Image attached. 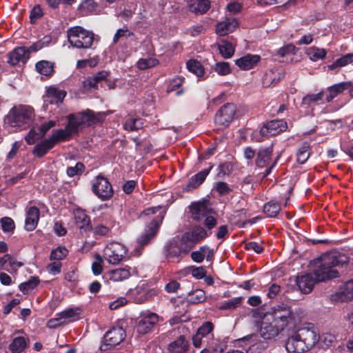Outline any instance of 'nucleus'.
<instances>
[{
    "instance_id": "680f3d73",
    "label": "nucleus",
    "mask_w": 353,
    "mask_h": 353,
    "mask_svg": "<svg viewBox=\"0 0 353 353\" xmlns=\"http://www.w3.org/2000/svg\"><path fill=\"white\" fill-rule=\"evenodd\" d=\"M205 300V294L201 290H196L192 294V301L198 303Z\"/></svg>"
},
{
    "instance_id": "0eeeda50",
    "label": "nucleus",
    "mask_w": 353,
    "mask_h": 353,
    "mask_svg": "<svg viewBox=\"0 0 353 353\" xmlns=\"http://www.w3.org/2000/svg\"><path fill=\"white\" fill-rule=\"evenodd\" d=\"M267 316H270L273 323H277L283 329L296 323V315L291 307L284 303L271 307L267 312Z\"/></svg>"
},
{
    "instance_id": "2eb2a0df",
    "label": "nucleus",
    "mask_w": 353,
    "mask_h": 353,
    "mask_svg": "<svg viewBox=\"0 0 353 353\" xmlns=\"http://www.w3.org/2000/svg\"><path fill=\"white\" fill-rule=\"evenodd\" d=\"M235 113V105L227 103L216 114L215 122L221 126L226 127L233 120Z\"/></svg>"
},
{
    "instance_id": "c85d7f7f",
    "label": "nucleus",
    "mask_w": 353,
    "mask_h": 353,
    "mask_svg": "<svg viewBox=\"0 0 353 353\" xmlns=\"http://www.w3.org/2000/svg\"><path fill=\"white\" fill-rule=\"evenodd\" d=\"M108 278L113 282H121L130 276V268L128 267L112 270L107 273Z\"/></svg>"
},
{
    "instance_id": "338daca9",
    "label": "nucleus",
    "mask_w": 353,
    "mask_h": 353,
    "mask_svg": "<svg viewBox=\"0 0 353 353\" xmlns=\"http://www.w3.org/2000/svg\"><path fill=\"white\" fill-rule=\"evenodd\" d=\"M245 248L247 250H254L256 253H261L263 250V247L257 242H249L245 244Z\"/></svg>"
},
{
    "instance_id": "f03ea898",
    "label": "nucleus",
    "mask_w": 353,
    "mask_h": 353,
    "mask_svg": "<svg viewBox=\"0 0 353 353\" xmlns=\"http://www.w3.org/2000/svg\"><path fill=\"white\" fill-rule=\"evenodd\" d=\"M106 115L107 113L105 112H98L95 113L88 109L77 114H70L68 116V123L63 130L70 139L73 136L77 134L83 127L90 126L101 122Z\"/></svg>"
},
{
    "instance_id": "f8f14e48",
    "label": "nucleus",
    "mask_w": 353,
    "mask_h": 353,
    "mask_svg": "<svg viewBox=\"0 0 353 353\" xmlns=\"http://www.w3.org/2000/svg\"><path fill=\"white\" fill-rule=\"evenodd\" d=\"M92 189L93 192L103 201L109 199L113 194L111 184L106 178L101 175L96 177Z\"/></svg>"
},
{
    "instance_id": "864d4df0",
    "label": "nucleus",
    "mask_w": 353,
    "mask_h": 353,
    "mask_svg": "<svg viewBox=\"0 0 353 353\" xmlns=\"http://www.w3.org/2000/svg\"><path fill=\"white\" fill-rule=\"evenodd\" d=\"M214 70L220 75L224 76L231 72L230 64L227 62L216 63Z\"/></svg>"
},
{
    "instance_id": "c756f323",
    "label": "nucleus",
    "mask_w": 353,
    "mask_h": 353,
    "mask_svg": "<svg viewBox=\"0 0 353 353\" xmlns=\"http://www.w3.org/2000/svg\"><path fill=\"white\" fill-rule=\"evenodd\" d=\"M188 6L192 12L204 14L210 8L209 0H187Z\"/></svg>"
},
{
    "instance_id": "79ce46f5",
    "label": "nucleus",
    "mask_w": 353,
    "mask_h": 353,
    "mask_svg": "<svg viewBox=\"0 0 353 353\" xmlns=\"http://www.w3.org/2000/svg\"><path fill=\"white\" fill-rule=\"evenodd\" d=\"M353 63V54H347L337 59L332 64L329 65L330 70H334L337 68L344 67L350 63Z\"/></svg>"
},
{
    "instance_id": "3c124183",
    "label": "nucleus",
    "mask_w": 353,
    "mask_h": 353,
    "mask_svg": "<svg viewBox=\"0 0 353 353\" xmlns=\"http://www.w3.org/2000/svg\"><path fill=\"white\" fill-rule=\"evenodd\" d=\"M323 92H320L317 94H308L303 98L302 103L304 105H312L317 103L323 98Z\"/></svg>"
},
{
    "instance_id": "de8ad7c7",
    "label": "nucleus",
    "mask_w": 353,
    "mask_h": 353,
    "mask_svg": "<svg viewBox=\"0 0 353 353\" xmlns=\"http://www.w3.org/2000/svg\"><path fill=\"white\" fill-rule=\"evenodd\" d=\"M94 258V261L92 263V271L95 276H98L103 271V259L99 254H95Z\"/></svg>"
},
{
    "instance_id": "bb28decb",
    "label": "nucleus",
    "mask_w": 353,
    "mask_h": 353,
    "mask_svg": "<svg viewBox=\"0 0 353 353\" xmlns=\"http://www.w3.org/2000/svg\"><path fill=\"white\" fill-rule=\"evenodd\" d=\"M74 214L76 224L81 230L84 232H88L92 230L90 219L85 211L81 209H77L74 211Z\"/></svg>"
},
{
    "instance_id": "7ed1b4c3",
    "label": "nucleus",
    "mask_w": 353,
    "mask_h": 353,
    "mask_svg": "<svg viewBox=\"0 0 353 353\" xmlns=\"http://www.w3.org/2000/svg\"><path fill=\"white\" fill-rule=\"evenodd\" d=\"M159 212V214L152 218L151 222L146 225L143 232L137 238V243L139 248H141L148 245L156 236L159 225L163 218L160 206L154 208H149L143 210L141 214V218L144 219L145 216H150Z\"/></svg>"
},
{
    "instance_id": "9d476101",
    "label": "nucleus",
    "mask_w": 353,
    "mask_h": 353,
    "mask_svg": "<svg viewBox=\"0 0 353 353\" xmlns=\"http://www.w3.org/2000/svg\"><path fill=\"white\" fill-rule=\"evenodd\" d=\"M287 128V123L284 120H272L264 124L259 132H254L252 138L260 142L263 140V137L277 135L284 132Z\"/></svg>"
},
{
    "instance_id": "603ef678",
    "label": "nucleus",
    "mask_w": 353,
    "mask_h": 353,
    "mask_svg": "<svg viewBox=\"0 0 353 353\" xmlns=\"http://www.w3.org/2000/svg\"><path fill=\"white\" fill-rule=\"evenodd\" d=\"M41 138L42 137L40 136V133L38 131L37 128H33L29 131L28 134L25 137V140L28 144L32 145Z\"/></svg>"
},
{
    "instance_id": "cd10ccee",
    "label": "nucleus",
    "mask_w": 353,
    "mask_h": 353,
    "mask_svg": "<svg viewBox=\"0 0 353 353\" xmlns=\"http://www.w3.org/2000/svg\"><path fill=\"white\" fill-rule=\"evenodd\" d=\"M336 299L340 301H349L353 299V280L345 283L336 293Z\"/></svg>"
},
{
    "instance_id": "aec40b11",
    "label": "nucleus",
    "mask_w": 353,
    "mask_h": 353,
    "mask_svg": "<svg viewBox=\"0 0 353 353\" xmlns=\"http://www.w3.org/2000/svg\"><path fill=\"white\" fill-rule=\"evenodd\" d=\"M283 75L281 68H273L267 70L262 79L263 86L265 88L274 86L283 77Z\"/></svg>"
},
{
    "instance_id": "1a4fd4ad",
    "label": "nucleus",
    "mask_w": 353,
    "mask_h": 353,
    "mask_svg": "<svg viewBox=\"0 0 353 353\" xmlns=\"http://www.w3.org/2000/svg\"><path fill=\"white\" fill-rule=\"evenodd\" d=\"M68 140L70 139L63 129L54 130L50 137L34 146L32 153L37 157H42L58 143Z\"/></svg>"
},
{
    "instance_id": "4c0bfd02",
    "label": "nucleus",
    "mask_w": 353,
    "mask_h": 353,
    "mask_svg": "<svg viewBox=\"0 0 353 353\" xmlns=\"http://www.w3.org/2000/svg\"><path fill=\"white\" fill-rule=\"evenodd\" d=\"M159 63L158 59L154 57L141 58L137 62L139 70H144L157 65Z\"/></svg>"
},
{
    "instance_id": "4be33fe9",
    "label": "nucleus",
    "mask_w": 353,
    "mask_h": 353,
    "mask_svg": "<svg viewBox=\"0 0 353 353\" xmlns=\"http://www.w3.org/2000/svg\"><path fill=\"white\" fill-rule=\"evenodd\" d=\"M66 92L64 90L54 85L50 86L46 90V94L44 97V103L50 104L60 103L63 101Z\"/></svg>"
},
{
    "instance_id": "13d9d810",
    "label": "nucleus",
    "mask_w": 353,
    "mask_h": 353,
    "mask_svg": "<svg viewBox=\"0 0 353 353\" xmlns=\"http://www.w3.org/2000/svg\"><path fill=\"white\" fill-rule=\"evenodd\" d=\"M2 230L4 232H11L14 228V223L10 217H3L1 219Z\"/></svg>"
},
{
    "instance_id": "20e7f679",
    "label": "nucleus",
    "mask_w": 353,
    "mask_h": 353,
    "mask_svg": "<svg viewBox=\"0 0 353 353\" xmlns=\"http://www.w3.org/2000/svg\"><path fill=\"white\" fill-rule=\"evenodd\" d=\"M34 117L32 108L27 105H20L12 108L6 119V125L14 130H22L28 128Z\"/></svg>"
},
{
    "instance_id": "5701e85b",
    "label": "nucleus",
    "mask_w": 353,
    "mask_h": 353,
    "mask_svg": "<svg viewBox=\"0 0 353 353\" xmlns=\"http://www.w3.org/2000/svg\"><path fill=\"white\" fill-rule=\"evenodd\" d=\"M260 60L259 55L248 54L237 59L235 64L242 70H249L254 68Z\"/></svg>"
},
{
    "instance_id": "f3484780",
    "label": "nucleus",
    "mask_w": 353,
    "mask_h": 353,
    "mask_svg": "<svg viewBox=\"0 0 353 353\" xmlns=\"http://www.w3.org/2000/svg\"><path fill=\"white\" fill-rule=\"evenodd\" d=\"M297 332L307 350L312 348L320 339L319 332L314 327H301L297 330Z\"/></svg>"
},
{
    "instance_id": "a19ab883",
    "label": "nucleus",
    "mask_w": 353,
    "mask_h": 353,
    "mask_svg": "<svg viewBox=\"0 0 353 353\" xmlns=\"http://www.w3.org/2000/svg\"><path fill=\"white\" fill-rule=\"evenodd\" d=\"M36 69L42 75L49 76L53 72V64L48 61H41L36 64Z\"/></svg>"
},
{
    "instance_id": "393cba45",
    "label": "nucleus",
    "mask_w": 353,
    "mask_h": 353,
    "mask_svg": "<svg viewBox=\"0 0 353 353\" xmlns=\"http://www.w3.org/2000/svg\"><path fill=\"white\" fill-rule=\"evenodd\" d=\"M39 210L34 206L29 208L26 212L25 228L28 231H32L37 225L39 219Z\"/></svg>"
},
{
    "instance_id": "5fc2aeb1",
    "label": "nucleus",
    "mask_w": 353,
    "mask_h": 353,
    "mask_svg": "<svg viewBox=\"0 0 353 353\" xmlns=\"http://www.w3.org/2000/svg\"><path fill=\"white\" fill-rule=\"evenodd\" d=\"M268 347L267 342L259 340V341L252 344L248 350L250 353H260L262 350H264Z\"/></svg>"
},
{
    "instance_id": "8fccbe9b",
    "label": "nucleus",
    "mask_w": 353,
    "mask_h": 353,
    "mask_svg": "<svg viewBox=\"0 0 353 353\" xmlns=\"http://www.w3.org/2000/svg\"><path fill=\"white\" fill-rule=\"evenodd\" d=\"M242 303L241 297H235L231 300L222 303L220 305L221 310H233L239 307Z\"/></svg>"
},
{
    "instance_id": "4d7b16f0",
    "label": "nucleus",
    "mask_w": 353,
    "mask_h": 353,
    "mask_svg": "<svg viewBox=\"0 0 353 353\" xmlns=\"http://www.w3.org/2000/svg\"><path fill=\"white\" fill-rule=\"evenodd\" d=\"M84 169V165L81 163H77L75 166L69 167L66 173L70 177L81 174Z\"/></svg>"
},
{
    "instance_id": "6ab92c4d",
    "label": "nucleus",
    "mask_w": 353,
    "mask_h": 353,
    "mask_svg": "<svg viewBox=\"0 0 353 353\" xmlns=\"http://www.w3.org/2000/svg\"><path fill=\"white\" fill-rule=\"evenodd\" d=\"M286 350L289 353H303L307 351L297 331L294 332L287 340L285 343Z\"/></svg>"
},
{
    "instance_id": "c9c22d12",
    "label": "nucleus",
    "mask_w": 353,
    "mask_h": 353,
    "mask_svg": "<svg viewBox=\"0 0 353 353\" xmlns=\"http://www.w3.org/2000/svg\"><path fill=\"white\" fill-rule=\"evenodd\" d=\"M218 49L220 54L224 59H229L232 57L235 50L234 46L226 40H221L218 43Z\"/></svg>"
},
{
    "instance_id": "774afa93",
    "label": "nucleus",
    "mask_w": 353,
    "mask_h": 353,
    "mask_svg": "<svg viewBox=\"0 0 353 353\" xmlns=\"http://www.w3.org/2000/svg\"><path fill=\"white\" fill-rule=\"evenodd\" d=\"M43 16V11L40 6H35L30 12V19L32 23H34L35 20Z\"/></svg>"
},
{
    "instance_id": "c03bdc74",
    "label": "nucleus",
    "mask_w": 353,
    "mask_h": 353,
    "mask_svg": "<svg viewBox=\"0 0 353 353\" xmlns=\"http://www.w3.org/2000/svg\"><path fill=\"white\" fill-rule=\"evenodd\" d=\"M310 157V144L304 143L298 150L296 153L297 161L303 164Z\"/></svg>"
},
{
    "instance_id": "49530a36",
    "label": "nucleus",
    "mask_w": 353,
    "mask_h": 353,
    "mask_svg": "<svg viewBox=\"0 0 353 353\" xmlns=\"http://www.w3.org/2000/svg\"><path fill=\"white\" fill-rule=\"evenodd\" d=\"M123 127L126 130L134 131L141 129L143 127V123L139 119L130 117L125 120Z\"/></svg>"
},
{
    "instance_id": "ddd939ff",
    "label": "nucleus",
    "mask_w": 353,
    "mask_h": 353,
    "mask_svg": "<svg viewBox=\"0 0 353 353\" xmlns=\"http://www.w3.org/2000/svg\"><path fill=\"white\" fill-rule=\"evenodd\" d=\"M159 316L155 313L145 312L143 314L137 322V332L141 334L148 333L159 322Z\"/></svg>"
},
{
    "instance_id": "f704fd0d",
    "label": "nucleus",
    "mask_w": 353,
    "mask_h": 353,
    "mask_svg": "<svg viewBox=\"0 0 353 353\" xmlns=\"http://www.w3.org/2000/svg\"><path fill=\"white\" fill-rule=\"evenodd\" d=\"M212 169V166H210L208 168L204 169L199 172H198L196 174L193 176L189 183H188V188H195L198 187L199 185H201L204 180L205 179L206 176L210 173V170Z\"/></svg>"
},
{
    "instance_id": "473e14b6",
    "label": "nucleus",
    "mask_w": 353,
    "mask_h": 353,
    "mask_svg": "<svg viewBox=\"0 0 353 353\" xmlns=\"http://www.w3.org/2000/svg\"><path fill=\"white\" fill-rule=\"evenodd\" d=\"M188 341L184 336H180L170 344L168 350L170 353H185L188 350Z\"/></svg>"
},
{
    "instance_id": "a18cd8bd",
    "label": "nucleus",
    "mask_w": 353,
    "mask_h": 353,
    "mask_svg": "<svg viewBox=\"0 0 353 353\" xmlns=\"http://www.w3.org/2000/svg\"><path fill=\"white\" fill-rule=\"evenodd\" d=\"M39 283V279L37 277H33L26 282L22 283L19 285V290L23 293L27 294Z\"/></svg>"
},
{
    "instance_id": "e2e57ef3",
    "label": "nucleus",
    "mask_w": 353,
    "mask_h": 353,
    "mask_svg": "<svg viewBox=\"0 0 353 353\" xmlns=\"http://www.w3.org/2000/svg\"><path fill=\"white\" fill-rule=\"evenodd\" d=\"M54 125L55 122L54 121H50L48 122L43 123L40 127L37 128V130L40 133V136L43 137L46 132Z\"/></svg>"
},
{
    "instance_id": "ea45409f",
    "label": "nucleus",
    "mask_w": 353,
    "mask_h": 353,
    "mask_svg": "<svg viewBox=\"0 0 353 353\" xmlns=\"http://www.w3.org/2000/svg\"><path fill=\"white\" fill-rule=\"evenodd\" d=\"M327 52L325 49L319 48L317 47H312L307 50V55L310 59L313 61H316L323 59L325 57Z\"/></svg>"
},
{
    "instance_id": "a211bd4d",
    "label": "nucleus",
    "mask_w": 353,
    "mask_h": 353,
    "mask_svg": "<svg viewBox=\"0 0 353 353\" xmlns=\"http://www.w3.org/2000/svg\"><path fill=\"white\" fill-rule=\"evenodd\" d=\"M125 331L121 327H113L104 336L105 345L114 347L121 343L125 337Z\"/></svg>"
},
{
    "instance_id": "4468645a",
    "label": "nucleus",
    "mask_w": 353,
    "mask_h": 353,
    "mask_svg": "<svg viewBox=\"0 0 353 353\" xmlns=\"http://www.w3.org/2000/svg\"><path fill=\"white\" fill-rule=\"evenodd\" d=\"M283 330V328L277 323H273L272 320L266 316L265 320L261 324L259 333L263 339H272L277 336Z\"/></svg>"
},
{
    "instance_id": "09e8293b",
    "label": "nucleus",
    "mask_w": 353,
    "mask_h": 353,
    "mask_svg": "<svg viewBox=\"0 0 353 353\" xmlns=\"http://www.w3.org/2000/svg\"><path fill=\"white\" fill-rule=\"evenodd\" d=\"M68 254V250L64 246H59L52 250L50 259V260L60 261L63 259Z\"/></svg>"
},
{
    "instance_id": "423d86ee",
    "label": "nucleus",
    "mask_w": 353,
    "mask_h": 353,
    "mask_svg": "<svg viewBox=\"0 0 353 353\" xmlns=\"http://www.w3.org/2000/svg\"><path fill=\"white\" fill-rule=\"evenodd\" d=\"M214 325L210 321L204 322L192 336V344L195 347L200 348L203 344L210 350H219L218 341L214 338Z\"/></svg>"
},
{
    "instance_id": "a878e982",
    "label": "nucleus",
    "mask_w": 353,
    "mask_h": 353,
    "mask_svg": "<svg viewBox=\"0 0 353 353\" xmlns=\"http://www.w3.org/2000/svg\"><path fill=\"white\" fill-rule=\"evenodd\" d=\"M29 59L28 51L26 47H18L13 50L10 54L8 63L12 65L18 64L19 62L26 63Z\"/></svg>"
},
{
    "instance_id": "58836bf2",
    "label": "nucleus",
    "mask_w": 353,
    "mask_h": 353,
    "mask_svg": "<svg viewBox=\"0 0 353 353\" xmlns=\"http://www.w3.org/2000/svg\"><path fill=\"white\" fill-rule=\"evenodd\" d=\"M186 66L188 70L194 74L196 77H200L204 74V69L201 63L194 59L189 60Z\"/></svg>"
},
{
    "instance_id": "bf43d9fd",
    "label": "nucleus",
    "mask_w": 353,
    "mask_h": 353,
    "mask_svg": "<svg viewBox=\"0 0 353 353\" xmlns=\"http://www.w3.org/2000/svg\"><path fill=\"white\" fill-rule=\"evenodd\" d=\"M190 273L192 274V276L197 279H203L206 275V270L202 266L191 267V268H190Z\"/></svg>"
},
{
    "instance_id": "2f4dec72",
    "label": "nucleus",
    "mask_w": 353,
    "mask_h": 353,
    "mask_svg": "<svg viewBox=\"0 0 353 353\" xmlns=\"http://www.w3.org/2000/svg\"><path fill=\"white\" fill-rule=\"evenodd\" d=\"M350 85L351 83L350 82H343L329 87L327 89V94L326 95V101L330 102L340 93L345 90L350 89Z\"/></svg>"
},
{
    "instance_id": "052dcab7",
    "label": "nucleus",
    "mask_w": 353,
    "mask_h": 353,
    "mask_svg": "<svg viewBox=\"0 0 353 353\" xmlns=\"http://www.w3.org/2000/svg\"><path fill=\"white\" fill-rule=\"evenodd\" d=\"M214 188L216 192H218L221 195H225L231 191L228 185L223 181L216 183Z\"/></svg>"
},
{
    "instance_id": "e433bc0d",
    "label": "nucleus",
    "mask_w": 353,
    "mask_h": 353,
    "mask_svg": "<svg viewBox=\"0 0 353 353\" xmlns=\"http://www.w3.org/2000/svg\"><path fill=\"white\" fill-rule=\"evenodd\" d=\"M26 339L23 336H18L14 338L10 344L9 350L12 353H20L26 348Z\"/></svg>"
},
{
    "instance_id": "69168bd1",
    "label": "nucleus",
    "mask_w": 353,
    "mask_h": 353,
    "mask_svg": "<svg viewBox=\"0 0 353 353\" xmlns=\"http://www.w3.org/2000/svg\"><path fill=\"white\" fill-rule=\"evenodd\" d=\"M61 268V263L55 261V262L50 263L48 265L47 269H48V271L50 274L55 275V274L60 273Z\"/></svg>"
},
{
    "instance_id": "37998d69",
    "label": "nucleus",
    "mask_w": 353,
    "mask_h": 353,
    "mask_svg": "<svg viewBox=\"0 0 353 353\" xmlns=\"http://www.w3.org/2000/svg\"><path fill=\"white\" fill-rule=\"evenodd\" d=\"M281 211L279 203L270 201L263 206V212L269 217L276 216Z\"/></svg>"
},
{
    "instance_id": "dca6fc26",
    "label": "nucleus",
    "mask_w": 353,
    "mask_h": 353,
    "mask_svg": "<svg viewBox=\"0 0 353 353\" xmlns=\"http://www.w3.org/2000/svg\"><path fill=\"white\" fill-rule=\"evenodd\" d=\"M190 212L193 220L201 222L209 214H211L212 208L208 201H199L190 205Z\"/></svg>"
},
{
    "instance_id": "9b49d317",
    "label": "nucleus",
    "mask_w": 353,
    "mask_h": 353,
    "mask_svg": "<svg viewBox=\"0 0 353 353\" xmlns=\"http://www.w3.org/2000/svg\"><path fill=\"white\" fill-rule=\"evenodd\" d=\"M127 254L125 246L119 242L108 243L103 250L105 259L110 264L117 265L123 261Z\"/></svg>"
},
{
    "instance_id": "b1692460",
    "label": "nucleus",
    "mask_w": 353,
    "mask_h": 353,
    "mask_svg": "<svg viewBox=\"0 0 353 353\" xmlns=\"http://www.w3.org/2000/svg\"><path fill=\"white\" fill-rule=\"evenodd\" d=\"M214 256L213 250L208 245H203L199 250L191 253V259L196 263H201L205 259L210 261Z\"/></svg>"
},
{
    "instance_id": "412c9836",
    "label": "nucleus",
    "mask_w": 353,
    "mask_h": 353,
    "mask_svg": "<svg viewBox=\"0 0 353 353\" xmlns=\"http://www.w3.org/2000/svg\"><path fill=\"white\" fill-rule=\"evenodd\" d=\"M239 26V22L233 17H226L224 20L217 23L216 33L219 36H225L234 31Z\"/></svg>"
},
{
    "instance_id": "6e6552de",
    "label": "nucleus",
    "mask_w": 353,
    "mask_h": 353,
    "mask_svg": "<svg viewBox=\"0 0 353 353\" xmlns=\"http://www.w3.org/2000/svg\"><path fill=\"white\" fill-rule=\"evenodd\" d=\"M67 37L70 45L76 48H90L94 41V34L81 26L71 27L68 30Z\"/></svg>"
},
{
    "instance_id": "7c9ffc66",
    "label": "nucleus",
    "mask_w": 353,
    "mask_h": 353,
    "mask_svg": "<svg viewBox=\"0 0 353 353\" xmlns=\"http://www.w3.org/2000/svg\"><path fill=\"white\" fill-rule=\"evenodd\" d=\"M272 152V146L259 150L256 159V165L260 168L267 166L270 162Z\"/></svg>"
},
{
    "instance_id": "72a5a7b5",
    "label": "nucleus",
    "mask_w": 353,
    "mask_h": 353,
    "mask_svg": "<svg viewBox=\"0 0 353 353\" xmlns=\"http://www.w3.org/2000/svg\"><path fill=\"white\" fill-rule=\"evenodd\" d=\"M108 75V73L105 71L99 72L97 74L92 77H88L83 82V86L85 88H96L98 83L102 80H105Z\"/></svg>"
},
{
    "instance_id": "f257e3e1",
    "label": "nucleus",
    "mask_w": 353,
    "mask_h": 353,
    "mask_svg": "<svg viewBox=\"0 0 353 353\" xmlns=\"http://www.w3.org/2000/svg\"><path fill=\"white\" fill-rule=\"evenodd\" d=\"M347 262V256L339 252L332 251L321 254L315 262L316 268L313 274L307 273L297 276L299 289L303 293H308L316 282L338 277L339 273L335 268Z\"/></svg>"
},
{
    "instance_id": "0e129e2a",
    "label": "nucleus",
    "mask_w": 353,
    "mask_h": 353,
    "mask_svg": "<svg viewBox=\"0 0 353 353\" xmlns=\"http://www.w3.org/2000/svg\"><path fill=\"white\" fill-rule=\"evenodd\" d=\"M65 323V321L63 319L61 316L59 315L58 318H54L50 319L47 323V326L49 328H56L59 326L62 325Z\"/></svg>"
},
{
    "instance_id": "6e6d98bb",
    "label": "nucleus",
    "mask_w": 353,
    "mask_h": 353,
    "mask_svg": "<svg viewBox=\"0 0 353 353\" xmlns=\"http://www.w3.org/2000/svg\"><path fill=\"white\" fill-rule=\"evenodd\" d=\"M80 310L79 308H70L65 310L59 314L63 319L65 321L66 319L74 320L77 315L79 314Z\"/></svg>"
},
{
    "instance_id": "39448f33",
    "label": "nucleus",
    "mask_w": 353,
    "mask_h": 353,
    "mask_svg": "<svg viewBox=\"0 0 353 353\" xmlns=\"http://www.w3.org/2000/svg\"><path fill=\"white\" fill-rule=\"evenodd\" d=\"M208 236L207 230L199 225L193 226L188 232H185L181 239V244L179 248V252L168 251V257H178L180 253H188L192 248L200 243L202 240Z\"/></svg>"
}]
</instances>
